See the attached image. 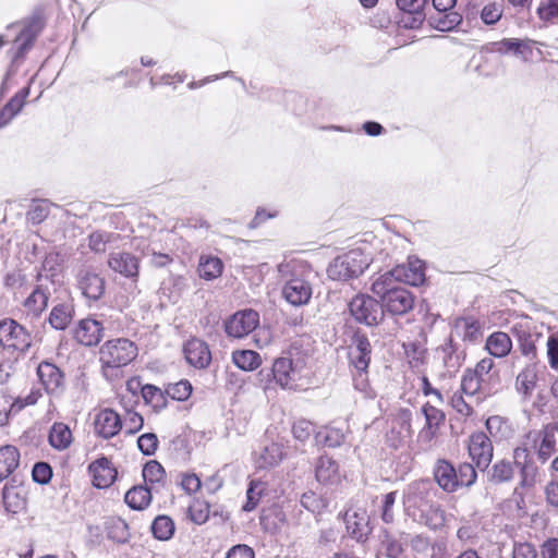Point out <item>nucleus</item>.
I'll return each mask as SVG.
<instances>
[{"instance_id": "f257e3e1", "label": "nucleus", "mask_w": 558, "mask_h": 558, "mask_svg": "<svg viewBox=\"0 0 558 558\" xmlns=\"http://www.w3.org/2000/svg\"><path fill=\"white\" fill-rule=\"evenodd\" d=\"M435 490L427 480L415 481L403 493L405 514L414 522L436 530L444 525L445 515L441 507L433 499Z\"/></svg>"}, {"instance_id": "f03ea898", "label": "nucleus", "mask_w": 558, "mask_h": 558, "mask_svg": "<svg viewBox=\"0 0 558 558\" xmlns=\"http://www.w3.org/2000/svg\"><path fill=\"white\" fill-rule=\"evenodd\" d=\"M284 284L282 295L293 306L305 305L312 298V286L305 278L306 267L298 260L280 263L277 267Z\"/></svg>"}, {"instance_id": "7ed1b4c3", "label": "nucleus", "mask_w": 558, "mask_h": 558, "mask_svg": "<svg viewBox=\"0 0 558 558\" xmlns=\"http://www.w3.org/2000/svg\"><path fill=\"white\" fill-rule=\"evenodd\" d=\"M307 365V355L294 343L272 364L274 379L283 389H294Z\"/></svg>"}, {"instance_id": "20e7f679", "label": "nucleus", "mask_w": 558, "mask_h": 558, "mask_svg": "<svg viewBox=\"0 0 558 558\" xmlns=\"http://www.w3.org/2000/svg\"><path fill=\"white\" fill-rule=\"evenodd\" d=\"M369 264V256L362 250L354 248L333 258L327 268V275L331 280L348 281L362 275Z\"/></svg>"}, {"instance_id": "39448f33", "label": "nucleus", "mask_w": 558, "mask_h": 558, "mask_svg": "<svg viewBox=\"0 0 558 558\" xmlns=\"http://www.w3.org/2000/svg\"><path fill=\"white\" fill-rule=\"evenodd\" d=\"M33 344L32 332L13 318L0 320V345L19 355L26 354Z\"/></svg>"}, {"instance_id": "423d86ee", "label": "nucleus", "mask_w": 558, "mask_h": 558, "mask_svg": "<svg viewBox=\"0 0 558 558\" xmlns=\"http://www.w3.org/2000/svg\"><path fill=\"white\" fill-rule=\"evenodd\" d=\"M137 355V347L126 338L106 341L99 350L104 367L120 368L130 364Z\"/></svg>"}, {"instance_id": "0eeeda50", "label": "nucleus", "mask_w": 558, "mask_h": 558, "mask_svg": "<svg viewBox=\"0 0 558 558\" xmlns=\"http://www.w3.org/2000/svg\"><path fill=\"white\" fill-rule=\"evenodd\" d=\"M352 317L366 326H376L384 318V305L367 294H357L349 303Z\"/></svg>"}, {"instance_id": "6e6552de", "label": "nucleus", "mask_w": 558, "mask_h": 558, "mask_svg": "<svg viewBox=\"0 0 558 558\" xmlns=\"http://www.w3.org/2000/svg\"><path fill=\"white\" fill-rule=\"evenodd\" d=\"M44 27V22L40 15L35 14L22 23H15L8 27V31L19 28V34L14 39L16 51L13 56V62L22 59L25 53L31 49L35 38L39 35Z\"/></svg>"}, {"instance_id": "1a4fd4ad", "label": "nucleus", "mask_w": 558, "mask_h": 558, "mask_svg": "<svg viewBox=\"0 0 558 558\" xmlns=\"http://www.w3.org/2000/svg\"><path fill=\"white\" fill-rule=\"evenodd\" d=\"M76 284L84 298L89 301H98L105 293V278L90 267H82L77 271Z\"/></svg>"}, {"instance_id": "9d476101", "label": "nucleus", "mask_w": 558, "mask_h": 558, "mask_svg": "<svg viewBox=\"0 0 558 558\" xmlns=\"http://www.w3.org/2000/svg\"><path fill=\"white\" fill-rule=\"evenodd\" d=\"M37 376L46 392L52 397H60L65 389L63 372L53 363L43 361L37 366Z\"/></svg>"}, {"instance_id": "9b49d317", "label": "nucleus", "mask_w": 558, "mask_h": 558, "mask_svg": "<svg viewBox=\"0 0 558 558\" xmlns=\"http://www.w3.org/2000/svg\"><path fill=\"white\" fill-rule=\"evenodd\" d=\"M259 324V315L254 310H243L233 314L225 325L229 337L243 338L251 333Z\"/></svg>"}, {"instance_id": "f8f14e48", "label": "nucleus", "mask_w": 558, "mask_h": 558, "mask_svg": "<svg viewBox=\"0 0 558 558\" xmlns=\"http://www.w3.org/2000/svg\"><path fill=\"white\" fill-rule=\"evenodd\" d=\"M52 291L53 287H51V283H45L44 275L38 274L35 289L23 302V307L27 315L38 317L47 308Z\"/></svg>"}, {"instance_id": "ddd939ff", "label": "nucleus", "mask_w": 558, "mask_h": 558, "mask_svg": "<svg viewBox=\"0 0 558 558\" xmlns=\"http://www.w3.org/2000/svg\"><path fill=\"white\" fill-rule=\"evenodd\" d=\"M412 413L409 409H400L391 421L386 440L392 448H398L412 435Z\"/></svg>"}, {"instance_id": "4468645a", "label": "nucleus", "mask_w": 558, "mask_h": 558, "mask_svg": "<svg viewBox=\"0 0 558 558\" xmlns=\"http://www.w3.org/2000/svg\"><path fill=\"white\" fill-rule=\"evenodd\" d=\"M348 355L352 371H367L372 360V345L368 338L365 335L355 333Z\"/></svg>"}, {"instance_id": "2eb2a0df", "label": "nucleus", "mask_w": 558, "mask_h": 558, "mask_svg": "<svg viewBox=\"0 0 558 558\" xmlns=\"http://www.w3.org/2000/svg\"><path fill=\"white\" fill-rule=\"evenodd\" d=\"M469 454L476 466L485 470L493 458V445L489 437L483 433H474L469 440Z\"/></svg>"}, {"instance_id": "dca6fc26", "label": "nucleus", "mask_w": 558, "mask_h": 558, "mask_svg": "<svg viewBox=\"0 0 558 558\" xmlns=\"http://www.w3.org/2000/svg\"><path fill=\"white\" fill-rule=\"evenodd\" d=\"M535 40L530 38H504L494 43L495 50L499 53H512L524 62H529L533 58V46Z\"/></svg>"}, {"instance_id": "f3484780", "label": "nucleus", "mask_w": 558, "mask_h": 558, "mask_svg": "<svg viewBox=\"0 0 558 558\" xmlns=\"http://www.w3.org/2000/svg\"><path fill=\"white\" fill-rule=\"evenodd\" d=\"M437 355L441 359L442 365L448 375L456 374L464 362V352L460 351L458 344L449 337L436 349Z\"/></svg>"}, {"instance_id": "a211bd4d", "label": "nucleus", "mask_w": 558, "mask_h": 558, "mask_svg": "<svg viewBox=\"0 0 558 558\" xmlns=\"http://www.w3.org/2000/svg\"><path fill=\"white\" fill-rule=\"evenodd\" d=\"M395 274L400 282L410 286H420L425 281L424 263L416 257H409L407 264L397 265Z\"/></svg>"}, {"instance_id": "6ab92c4d", "label": "nucleus", "mask_w": 558, "mask_h": 558, "mask_svg": "<svg viewBox=\"0 0 558 558\" xmlns=\"http://www.w3.org/2000/svg\"><path fill=\"white\" fill-rule=\"evenodd\" d=\"M383 305L392 315H403L413 308L414 298L409 290L400 287L383 299Z\"/></svg>"}, {"instance_id": "aec40b11", "label": "nucleus", "mask_w": 558, "mask_h": 558, "mask_svg": "<svg viewBox=\"0 0 558 558\" xmlns=\"http://www.w3.org/2000/svg\"><path fill=\"white\" fill-rule=\"evenodd\" d=\"M347 531L352 538L364 542L371 533L369 517L365 510H349L344 517Z\"/></svg>"}, {"instance_id": "412c9836", "label": "nucleus", "mask_w": 558, "mask_h": 558, "mask_svg": "<svg viewBox=\"0 0 558 558\" xmlns=\"http://www.w3.org/2000/svg\"><path fill=\"white\" fill-rule=\"evenodd\" d=\"M2 501L5 510L11 513H19L25 508V490L15 476L4 485Z\"/></svg>"}, {"instance_id": "4be33fe9", "label": "nucleus", "mask_w": 558, "mask_h": 558, "mask_svg": "<svg viewBox=\"0 0 558 558\" xmlns=\"http://www.w3.org/2000/svg\"><path fill=\"white\" fill-rule=\"evenodd\" d=\"M95 432L108 439L116 436L122 428L120 415L111 409L101 410L95 417Z\"/></svg>"}, {"instance_id": "5701e85b", "label": "nucleus", "mask_w": 558, "mask_h": 558, "mask_svg": "<svg viewBox=\"0 0 558 558\" xmlns=\"http://www.w3.org/2000/svg\"><path fill=\"white\" fill-rule=\"evenodd\" d=\"M88 470L93 476V484L97 488L109 487L114 482L118 474L110 460L106 457L92 462Z\"/></svg>"}, {"instance_id": "b1692460", "label": "nucleus", "mask_w": 558, "mask_h": 558, "mask_svg": "<svg viewBox=\"0 0 558 558\" xmlns=\"http://www.w3.org/2000/svg\"><path fill=\"white\" fill-rule=\"evenodd\" d=\"M102 330L104 328L100 322L85 318L82 319L75 328L74 338L85 347H93L98 344L101 340Z\"/></svg>"}, {"instance_id": "393cba45", "label": "nucleus", "mask_w": 558, "mask_h": 558, "mask_svg": "<svg viewBox=\"0 0 558 558\" xmlns=\"http://www.w3.org/2000/svg\"><path fill=\"white\" fill-rule=\"evenodd\" d=\"M187 363L195 368H206L211 361V353L206 342L199 339L189 340L184 345Z\"/></svg>"}, {"instance_id": "a878e982", "label": "nucleus", "mask_w": 558, "mask_h": 558, "mask_svg": "<svg viewBox=\"0 0 558 558\" xmlns=\"http://www.w3.org/2000/svg\"><path fill=\"white\" fill-rule=\"evenodd\" d=\"M452 332L463 342L475 343L483 335L480 322L472 316H463L454 319Z\"/></svg>"}, {"instance_id": "bb28decb", "label": "nucleus", "mask_w": 558, "mask_h": 558, "mask_svg": "<svg viewBox=\"0 0 558 558\" xmlns=\"http://www.w3.org/2000/svg\"><path fill=\"white\" fill-rule=\"evenodd\" d=\"M108 266L113 271L128 278H135L138 275V259L131 253H111L108 258Z\"/></svg>"}, {"instance_id": "cd10ccee", "label": "nucleus", "mask_w": 558, "mask_h": 558, "mask_svg": "<svg viewBox=\"0 0 558 558\" xmlns=\"http://www.w3.org/2000/svg\"><path fill=\"white\" fill-rule=\"evenodd\" d=\"M535 442L537 457L544 463L557 451L558 436L553 424L545 425L538 432Z\"/></svg>"}, {"instance_id": "c85d7f7f", "label": "nucleus", "mask_w": 558, "mask_h": 558, "mask_svg": "<svg viewBox=\"0 0 558 558\" xmlns=\"http://www.w3.org/2000/svg\"><path fill=\"white\" fill-rule=\"evenodd\" d=\"M436 483L445 492L453 493L458 489L457 469L447 460H438L434 466Z\"/></svg>"}, {"instance_id": "c756f323", "label": "nucleus", "mask_w": 558, "mask_h": 558, "mask_svg": "<svg viewBox=\"0 0 558 558\" xmlns=\"http://www.w3.org/2000/svg\"><path fill=\"white\" fill-rule=\"evenodd\" d=\"M20 464V452L14 446L0 447V482L8 478Z\"/></svg>"}, {"instance_id": "7c9ffc66", "label": "nucleus", "mask_w": 558, "mask_h": 558, "mask_svg": "<svg viewBox=\"0 0 558 558\" xmlns=\"http://www.w3.org/2000/svg\"><path fill=\"white\" fill-rule=\"evenodd\" d=\"M494 367V360L492 357H484L472 368L473 373L480 378V381L484 383L492 392L498 384V372Z\"/></svg>"}, {"instance_id": "2f4dec72", "label": "nucleus", "mask_w": 558, "mask_h": 558, "mask_svg": "<svg viewBox=\"0 0 558 558\" xmlns=\"http://www.w3.org/2000/svg\"><path fill=\"white\" fill-rule=\"evenodd\" d=\"M485 348L490 355L505 357L511 351L512 342L506 332L496 331L487 338Z\"/></svg>"}, {"instance_id": "473e14b6", "label": "nucleus", "mask_w": 558, "mask_h": 558, "mask_svg": "<svg viewBox=\"0 0 558 558\" xmlns=\"http://www.w3.org/2000/svg\"><path fill=\"white\" fill-rule=\"evenodd\" d=\"M537 367L535 363L527 364L515 378V389L519 393L531 396L536 387Z\"/></svg>"}, {"instance_id": "72a5a7b5", "label": "nucleus", "mask_w": 558, "mask_h": 558, "mask_svg": "<svg viewBox=\"0 0 558 558\" xmlns=\"http://www.w3.org/2000/svg\"><path fill=\"white\" fill-rule=\"evenodd\" d=\"M223 263L219 257L202 255L199 257L197 271L202 279L210 281L221 276Z\"/></svg>"}, {"instance_id": "f704fd0d", "label": "nucleus", "mask_w": 558, "mask_h": 558, "mask_svg": "<svg viewBox=\"0 0 558 558\" xmlns=\"http://www.w3.org/2000/svg\"><path fill=\"white\" fill-rule=\"evenodd\" d=\"M49 444L57 450H65L73 441L70 427L62 423L56 422L49 433Z\"/></svg>"}, {"instance_id": "c9c22d12", "label": "nucleus", "mask_w": 558, "mask_h": 558, "mask_svg": "<svg viewBox=\"0 0 558 558\" xmlns=\"http://www.w3.org/2000/svg\"><path fill=\"white\" fill-rule=\"evenodd\" d=\"M124 501L133 510H143L151 501V490L146 486H134L126 492Z\"/></svg>"}, {"instance_id": "e433bc0d", "label": "nucleus", "mask_w": 558, "mask_h": 558, "mask_svg": "<svg viewBox=\"0 0 558 558\" xmlns=\"http://www.w3.org/2000/svg\"><path fill=\"white\" fill-rule=\"evenodd\" d=\"M232 362L240 369L252 372L260 366L262 357L253 350H235L232 352Z\"/></svg>"}, {"instance_id": "4c0bfd02", "label": "nucleus", "mask_w": 558, "mask_h": 558, "mask_svg": "<svg viewBox=\"0 0 558 558\" xmlns=\"http://www.w3.org/2000/svg\"><path fill=\"white\" fill-rule=\"evenodd\" d=\"M316 478L323 484L333 483L338 478V464L328 456H322L316 464Z\"/></svg>"}, {"instance_id": "58836bf2", "label": "nucleus", "mask_w": 558, "mask_h": 558, "mask_svg": "<svg viewBox=\"0 0 558 558\" xmlns=\"http://www.w3.org/2000/svg\"><path fill=\"white\" fill-rule=\"evenodd\" d=\"M485 425L489 435L496 440H505L512 437L513 430L509 422L499 415L489 416Z\"/></svg>"}, {"instance_id": "ea45409f", "label": "nucleus", "mask_w": 558, "mask_h": 558, "mask_svg": "<svg viewBox=\"0 0 558 558\" xmlns=\"http://www.w3.org/2000/svg\"><path fill=\"white\" fill-rule=\"evenodd\" d=\"M398 282H400V280L397 279L395 268H392L374 280L372 291L383 300L390 291L400 288L397 286Z\"/></svg>"}, {"instance_id": "a19ab883", "label": "nucleus", "mask_w": 558, "mask_h": 558, "mask_svg": "<svg viewBox=\"0 0 558 558\" xmlns=\"http://www.w3.org/2000/svg\"><path fill=\"white\" fill-rule=\"evenodd\" d=\"M73 317V307L69 304L56 305L49 314V324L57 330H64Z\"/></svg>"}, {"instance_id": "79ce46f5", "label": "nucleus", "mask_w": 558, "mask_h": 558, "mask_svg": "<svg viewBox=\"0 0 558 558\" xmlns=\"http://www.w3.org/2000/svg\"><path fill=\"white\" fill-rule=\"evenodd\" d=\"M300 502L303 508L316 515L323 514L329 506V500L327 498L314 492L304 493Z\"/></svg>"}, {"instance_id": "37998d69", "label": "nucleus", "mask_w": 558, "mask_h": 558, "mask_svg": "<svg viewBox=\"0 0 558 558\" xmlns=\"http://www.w3.org/2000/svg\"><path fill=\"white\" fill-rule=\"evenodd\" d=\"M352 381L354 390L360 392L364 399L376 398L377 393L369 384L367 371H352Z\"/></svg>"}, {"instance_id": "c03bdc74", "label": "nucleus", "mask_w": 558, "mask_h": 558, "mask_svg": "<svg viewBox=\"0 0 558 558\" xmlns=\"http://www.w3.org/2000/svg\"><path fill=\"white\" fill-rule=\"evenodd\" d=\"M143 477L147 484L163 486L166 471L158 461L150 460L143 468Z\"/></svg>"}, {"instance_id": "a18cd8bd", "label": "nucleus", "mask_w": 558, "mask_h": 558, "mask_svg": "<svg viewBox=\"0 0 558 558\" xmlns=\"http://www.w3.org/2000/svg\"><path fill=\"white\" fill-rule=\"evenodd\" d=\"M284 452L281 445L271 442L264 447L259 456V465L270 468L277 465L283 459Z\"/></svg>"}, {"instance_id": "49530a36", "label": "nucleus", "mask_w": 558, "mask_h": 558, "mask_svg": "<svg viewBox=\"0 0 558 558\" xmlns=\"http://www.w3.org/2000/svg\"><path fill=\"white\" fill-rule=\"evenodd\" d=\"M461 390L470 396H474L477 392L492 393L471 368L466 369L462 376Z\"/></svg>"}, {"instance_id": "de8ad7c7", "label": "nucleus", "mask_w": 558, "mask_h": 558, "mask_svg": "<svg viewBox=\"0 0 558 558\" xmlns=\"http://www.w3.org/2000/svg\"><path fill=\"white\" fill-rule=\"evenodd\" d=\"M153 535L160 541H168L174 533V523L168 515H158L151 524Z\"/></svg>"}, {"instance_id": "09e8293b", "label": "nucleus", "mask_w": 558, "mask_h": 558, "mask_svg": "<svg viewBox=\"0 0 558 558\" xmlns=\"http://www.w3.org/2000/svg\"><path fill=\"white\" fill-rule=\"evenodd\" d=\"M430 19L434 27L440 32H449L462 22V16L451 10L438 13L437 16H432Z\"/></svg>"}, {"instance_id": "8fccbe9b", "label": "nucleus", "mask_w": 558, "mask_h": 558, "mask_svg": "<svg viewBox=\"0 0 558 558\" xmlns=\"http://www.w3.org/2000/svg\"><path fill=\"white\" fill-rule=\"evenodd\" d=\"M142 397L145 402L150 404L156 411L163 409L167 404V398L163 391L154 385H145L142 388Z\"/></svg>"}, {"instance_id": "3c124183", "label": "nucleus", "mask_w": 558, "mask_h": 558, "mask_svg": "<svg viewBox=\"0 0 558 558\" xmlns=\"http://www.w3.org/2000/svg\"><path fill=\"white\" fill-rule=\"evenodd\" d=\"M514 474V464L510 461L501 460L496 462L490 470V481L494 483H505L512 480Z\"/></svg>"}, {"instance_id": "603ef678", "label": "nucleus", "mask_w": 558, "mask_h": 558, "mask_svg": "<svg viewBox=\"0 0 558 558\" xmlns=\"http://www.w3.org/2000/svg\"><path fill=\"white\" fill-rule=\"evenodd\" d=\"M504 14V2L492 1L483 5L480 16L484 24L495 25Z\"/></svg>"}, {"instance_id": "864d4df0", "label": "nucleus", "mask_w": 558, "mask_h": 558, "mask_svg": "<svg viewBox=\"0 0 558 558\" xmlns=\"http://www.w3.org/2000/svg\"><path fill=\"white\" fill-rule=\"evenodd\" d=\"M427 0H397L398 8L413 16V23L421 24L424 15L423 9L426 5Z\"/></svg>"}, {"instance_id": "5fc2aeb1", "label": "nucleus", "mask_w": 558, "mask_h": 558, "mask_svg": "<svg viewBox=\"0 0 558 558\" xmlns=\"http://www.w3.org/2000/svg\"><path fill=\"white\" fill-rule=\"evenodd\" d=\"M536 14L545 23L558 22V0H542L537 7Z\"/></svg>"}, {"instance_id": "6e6d98bb", "label": "nucleus", "mask_w": 558, "mask_h": 558, "mask_svg": "<svg viewBox=\"0 0 558 558\" xmlns=\"http://www.w3.org/2000/svg\"><path fill=\"white\" fill-rule=\"evenodd\" d=\"M190 519L201 525L209 518V505L204 500H194L189 507Z\"/></svg>"}, {"instance_id": "4d7b16f0", "label": "nucleus", "mask_w": 558, "mask_h": 558, "mask_svg": "<svg viewBox=\"0 0 558 558\" xmlns=\"http://www.w3.org/2000/svg\"><path fill=\"white\" fill-rule=\"evenodd\" d=\"M265 487L262 482L252 481L246 492V502L243 505L244 511H252L256 508L263 495Z\"/></svg>"}, {"instance_id": "13d9d810", "label": "nucleus", "mask_w": 558, "mask_h": 558, "mask_svg": "<svg viewBox=\"0 0 558 558\" xmlns=\"http://www.w3.org/2000/svg\"><path fill=\"white\" fill-rule=\"evenodd\" d=\"M422 412L425 416L426 424L428 426L439 427L446 418L444 411L438 409L437 407L430 404L429 402L425 403L422 408Z\"/></svg>"}, {"instance_id": "bf43d9fd", "label": "nucleus", "mask_w": 558, "mask_h": 558, "mask_svg": "<svg viewBox=\"0 0 558 558\" xmlns=\"http://www.w3.org/2000/svg\"><path fill=\"white\" fill-rule=\"evenodd\" d=\"M477 474L474 466L470 463H461L457 469L458 488L470 487L476 481Z\"/></svg>"}, {"instance_id": "052dcab7", "label": "nucleus", "mask_w": 558, "mask_h": 558, "mask_svg": "<svg viewBox=\"0 0 558 558\" xmlns=\"http://www.w3.org/2000/svg\"><path fill=\"white\" fill-rule=\"evenodd\" d=\"M167 393L174 400L184 401L192 393V385L187 380H180L170 385L167 389Z\"/></svg>"}, {"instance_id": "680f3d73", "label": "nucleus", "mask_w": 558, "mask_h": 558, "mask_svg": "<svg viewBox=\"0 0 558 558\" xmlns=\"http://www.w3.org/2000/svg\"><path fill=\"white\" fill-rule=\"evenodd\" d=\"M58 270V255L48 254L43 262V269L39 274L44 275V282L51 283L53 287L52 278L56 276Z\"/></svg>"}, {"instance_id": "e2e57ef3", "label": "nucleus", "mask_w": 558, "mask_h": 558, "mask_svg": "<svg viewBox=\"0 0 558 558\" xmlns=\"http://www.w3.org/2000/svg\"><path fill=\"white\" fill-rule=\"evenodd\" d=\"M137 447L145 456H151L158 447V438L154 433H146L138 437Z\"/></svg>"}, {"instance_id": "0e129e2a", "label": "nucleus", "mask_w": 558, "mask_h": 558, "mask_svg": "<svg viewBox=\"0 0 558 558\" xmlns=\"http://www.w3.org/2000/svg\"><path fill=\"white\" fill-rule=\"evenodd\" d=\"M179 484L190 495L197 493L202 487V482L195 473H181Z\"/></svg>"}, {"instance_id": "69168bd1", "label": "nucleus", "mask_w": 558, "mask_h": 558, "mask_svg": "<svg viewBox=\"0 0 558 558\" xmlns=\"http://www.w3.org/2000/svg\"><path fill=\"white\" fill-rule=\"evenodd\" d=\"M292 433L295 439L305 441L314 433V426L307 420H299L293 424Z\"/></svg>"}, {"instance_id": "338daca9", "label": "nucleus", "mask_w": 558, "mask_h": 558, "mask_svg": "<svg viewBox=\"0 0 558 558\" xmlns=\"http://www.w3.org/2000/svg\"><path fill=\"white\" fill-rule=\"evenodd\" d=\"M34 482L38 484H47L51 480L52 469L46 462H37L32 471Z\"/></svg>"}, {"instance_id": "774afa93", "label": "nucleus", "mask_w": 558, "mask_h": 558, "mask_svg": "<svg viewBox=\"0 0 558 558\" xmlns=\"http://www.w3.org/2000/svg\"><path fill=\"white\" fill-rule=\"evenodd\" d=\"M512 558H537V551L530 543H514Z\"/></svg>"}]
</instances>
